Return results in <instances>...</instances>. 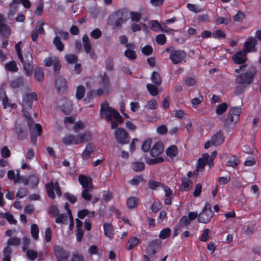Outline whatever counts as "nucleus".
<instances>
[{
    "instance_id": "nucleus-1",
    "label": "nucleus",
    "mask_w": 261,
    "mask_h": 261,
    "mask_svg": "<svg viewBox=\"0 0 261 261\" xmlns=\"http://www.w3.org/2000/svg\"><path fill=\"white\" fill-rule=\"evenodd\" d=\"M256 71L255 67L248 65H241L235 69L236 73H240L236 78V86L234 92L236 95L242 94L253 83Z\"/></svg>"
},
{
    "instance_id": "nucleus-2",
    "label": "nucleus",
    "mask_w": 261,
    "mask_h": 261,
    "mask_svg": "<svg viewBox=\"0 0 261 261\" xmlns=\"http://www.w3.org/2000/svg\"><path fill=\"white\" fill-rule=\"evenodd\" d=\"M37 100V95L34 92L27 93L22 98V112L24 116L28 118V124L31 133V142L34 145L36 144L37 136H40L42 133V126L39 123H34L30 117L29 113L27 111L32 108V101Z\"/></svg>"
},
{
    "instance_id": "nucleus-3",
    "label": "nucleus",
    "mask_w": 261,
    "mask_h": 261,
    "mask_svg": "<svg viewBox=\"0 0 261 261\" xmlns=\"http://www.w3.org/2000/svg\"><path fill=\"white\" fill-rule=\"evenodd\" d=\"M100 116L107 121H112L111 125L112 129L117 128L118 125L123 122L122 118L119 113L113 108L109 107L106 101L102 102L101 105Z\"/></svg>"
},
{
    "instance_id": "nucleus-4",
    "label": "nucleus",
    "mask_w": 261,
    "mask_h": 261,
    "mask_svg": "<svg viewBox=\"0 0 261 261\" xmlns=\"http://www.w3.org/2000/svg\"><path fill=\"white\" fill-rule=\"evenodd\" d=\"M21 42L19 41L15 45V49L16 50L19 59L23 64V68L25 71V74L30 76L32 74L33 69V65L32 63V57L29 52L24 53L23 56L21 54L20 44Z\"/></svg>"
},
{
    "instance_id": "nucleus-5",
    "label": "nucleus",
    "mask_w": 261,
    "mask_h": 261,
    "mask_svg": "<svg viewBox=\"0 0 261 261\" xmlns=\"http://www.w3.org/2000/svg\"><path fill=\"white\" fill-rule=\"evenodd\" d=\"M241 113V108L240 107H234L229 111L224 125V128L227 132H230L234 128L239 120Z\"/></svg>"
},
{
    "instance_id": "nucleus-6",
    "label": "nucleus",
    "mask_w": 261,
    "mask_h": 261,
    "mask_svg": "<svg viewBox=\"0 0 261 261\" xmlns=\"http://www.w3.org/2000/svg\"><path fill=\"white\" fill-rule=\"evenodd\" d=\"M91 139V137L89 133L73 135L68 134L65 135L62 139V142L66 145L71 144H81L85 142H88Z\"/></svg>"
},
{
    "instance_id": "nucleus-7",
    "label": "nucleus",
    "mask_w": 261,
    "mask_h": 261,
    "mask_svg": "<svg viewBox=\"0 0 261 261\" xmlns=\"http://www.w3.org/2000/svg\"><path fill=\"white\" fill-rule=\"evenodd\" d=\"M20 243L21 239L19 238L14 237L9 238L7 242V246L3 249V261H10L12 249L10 246H12L17 247L19 246Z\"/></svg>"
},
{
    "instance_id": "nucleus-8",
    "label": "nucleus",
    "mask_w": 261,
    "mask_h": 261,
    "mask_svg": "<svg viewBox=\"0 0 261 261\" xmlns=\"http://www.w3.org/2000/svg\"><path fill=\"white\" fill-rule=\"evenodd\" d=\"M213 217V213L211 210V205L206 203L202 211L199 214L198 221L202 223H208Z\"/></svg>"
},
{
    "instance_id": "nucleus-9",
    "label": "nucleus",
    "mask_w": 261,
    "mask_h": 261,
    "mask_svg": "<svg viewBox=\"0 0 261 261\" xmlns=\"http://www.w3.org/2000/svg\"><path fill=\"white\" fill-rule=\"evenodd\" d=\"M101 88L96 91L97 95L101 96L103 94L108 93L111 90L112 87L108 76L104 73L101 80Z\"/></svg>"
},
{
    "instance_id": "nucleus-10",
    "label": "nucleus",
    "mask_w": 261,
    "mask_h": 261,
    "mask_svg": "<svg viewBox=\"0 0 261 261\" xmlns=\"http://www.w3.org/2000/svg\"><path fill=\"white\" fill-rule=\"evenodd\" d=\"M57 106L65 114H69L72 109V103L68 99L62 98L57 101Z\"/></svg>"
},
{
    "instance_id": "nucleus-11",
    "label": "nucleus",
    "mask_w": 261,
    "mask_h": 261,
    "mask_svg": "<svg viewBox=\"0 0 261 261\" xmlns=\"http://www.w3.org/2000/svg\"><path fill=\"white\" fill-rule=\"evenodd\" d=\"M45 187L48 196L51 199H54L55 197L54 190L56 191L57 194L59 196L61 195L62 193L57 182L54 183L53 181H50L49 183L46 184Z\"/></svg>"
},
{
    "instance_id": "nucleus-12",
    "label": "nucleus",
    "mask_w": 261,
    "mask_h": 261,
    "mask_svg": "<svg viewBox=\"0 0 261 261\" xmlns=\"http://www.w3.org/2000/svg\"><path fill=\"white\" fill-rule=\"evenodd\" d=\"M257 43V40L255 37L252 36L249 37L244 42L243 49L246 53L254 52L256 50L255 46Z\"/></svg>"
},
{
    "instance_id": "nucleus-13",
    "label": "nucleus",
    "mask_w": 261,
    "mask_h": 261,
    "mask_svg": "<svg viewBox=\"0 0 261 261\" xmlns=\"http://www.w3.org/2000/svg\"><path fill=\"white\" fill-rule=\"evenodd\" d=\"M161 246V243L159 240H153L148 244L146 248V252L148 255L150 256L153 255L160 249Z\"/></svg>"
},
{
    "instance_id": "nucleus-14",
    "label": "nucleus",
    "mask_w": 261,
    "mask_h": 261,
    "mask_svg": "<svg viewBox=\"0 0 261 261\" xmlns=\"http://www.w3.org/2000/svg\"><path fill=\"white\" fill-rule=\"evenodd\" d=\"M186 56V53L181 50H173L170 53V59L175 64H178Z\"/></svg>"
},
{
    "instance_id": "nucleus-15",
    "label": "nucleus",
    "mask_w": 261,
    "mask_h": 261,
    "mask_svg": "<svg viewBox=\"0 0 261 261\" xmlns=\"http://www.w3.org/2000/svg\"><path fill=\"white\" fill-rule=\"evenodd\" d=\"M115 136L116 140L122 144L128 142L127 134L123 128H119L115 131Z\"/></svg>"
},
{
    "instance_id": "nucleus-16",
    "label": "nucleus",
    "mask_w": 261,
    "mask_h": 261,
    "mask_svg": "<svg viewBox=\"0 0 261 261\" xmlns=\"http://www.w3.org/2000/svg\"><path fill=\"white\" fill-rule=\"evenodd\" d=\"M55 253L58 260H66L69 255V252L62 247L56 245L54 247Z\"/></svg>"
},
{
    "instance_id": "nucleus-17",
    "label": "nucleus",
    "mask_w": 261,
    "mask_h": 261,
    "mask_svg": "<svg viewBox=\"0 0 261 261\" xmlns=\"http://www.w3.org/2000/svg\"><path fill=\"white\" fill-rule=\"evenodd\" d=\"M246 53L243 50L238 51L232 56L233 61L238 64H243L245 62L246 60Z\"/></svg>"
},
{
    "instance_id": "nucleus-18",
    "label": "nucleus",
    "mask_w": 261,
    "mask_h": 261,
    "mask_svg": "<svg viewBox=\"0 0 261 261\" xmlns=\"http://www.w3.org/2000/svg\"><path fill=\"white\" fill-rule=\"evenodd\" d=\"M224 140L223 134L221 131L217 132L211 139V144L214 146L221 145Z\"/></svg>"
},
{
    "instance_id": "nucleus-19",
    "label": "nucleus",
    "mask_w": 261,
    "mask_h": 261,
    "mask_svg": "<svg viewBox=\"0 0 261 261\" xmlns=\"http://www.w3.org/2000/svg\"><path fill=\"white\" fill-rule=\"evenodd\" d=\"M79 181L84 189H92V179L84 175H80L79 177Z\"/></svg>"
},
{
    "instance_id": "nucleus-20",
    "label": "nucleus",
    "mask_w": 261,
    "mask_h": 261,
    "mask_svg": "<svg viewBox=\"0 0 261 261\" xmlns=\"http://www.w3.org/2000/svg\"><path fill=\"white\" fill-rule=\"evenodd\" d=\"M194 175V173L191 171H189L187 173V176H184L181 178L182 186L185 190H188L192 186V181L190 178L192 177Z\"/></svg>"
},
{
    "instance_id": "nucleus-21",
    "label": "nucleus",
    "mask_w": 261,
    "mask_h": 261,
    "mask_svg": "<svg viewBox=\"0 0 261 261\" xmlns=\"http://www.w3.org/2000/svg\"><path fill=\"white\" fill-rule=\"evenodd\" d=\"M164 150V146L161 142L156 143L150 149V155L153 157L159 156Z\"/></svg>"
},
{
    "instance_id": "nucleus-22",
    "label": "nucleus",
    "mask_w": 261,
    "mask_h": 261,
    "mask_svg": "<svg viewBox=\"0 0 261 261\" xmlns=\"http://www.w3.org/2000/svg\"><path fill=\"white\" fill-rule=\"evenodd\" d=\"M1 99L2 100V104L4 109L8 107H10L11 108H14L16 107V105L15 103H10L9 102L6 93L2 89H0V100Z\"/></svg>"
},
{
    "instance_id": "nucleus-23",
    "label": "nucleus",
    "mask_w": 261,
    "mask_h": 261,
    "mask_svg": "<svg viewBox=\"0 0 261 261\" xmlns=\"http://www.w3.org/2000/svg\"><path fill=\"white\" fill-rule=\"evenodd\" d=\"M127 49L124 52L125 56L130 60H134L137 58V55L134 50L132 49L134 48V45L133 43L126 44L125 45Z\"/></svg>"
},
{
    "instance_id": "nucleus-24",
    "label": "nucleus",
    "mask_w": 261,
    "mask_h": 261,
    "mask_svg": "<svg viewBox=\"0 0 261 261\" xmlns=\"http://www.w3.org/2000/svg\"><path fill=\"white\" fill-rule=\"evenodd\" d=\"M56 88L59 92H64L67 88L65 80L62 77H58L56 81Z\"/></svg>"
},
{
    "instance_id": "nucleus-25",
    "label": "nucleus",
    "mask_w": 261,
    "mask_h": 261,
    "mask_svg": "<svg viewBox=\"0 0 261 261\" xmlns=\"http://www.w3.org/2000/svg\"><path fill=\"white\" fill-rule=\"evenodd\" d=\"M94 152V148L92 144H87L82 153V157L84 161L88 160Z\"/></svg>"
},
{
    "instance_id": "nucleus-26",
    "label": "nucleus",
    "mask_w": 261,
    "mask_h": 261,
    "mask_svg": "<svg viewBox=\"0 0 261 261\" xmlns=\"http://www.w3.org/2000/svg\"><path fill=\"white\" fill-rule=\"evenodd\" d=\"M208 159V154L205 153L202 155V157L198 160L197 165V171H201L203 170L204 166L206 164V162Z\"/></svg>"
},
{
    "instance_id": "nucleus-27",
    "label": "nucleus",
    "mask_w": 261,
    "mask_h": 261,
    "mask_svg": "<svg viewBox=\"0 0 261 261\" xmlns=\"http://www.w3.org/2000/svg\"><path fill=\"white\" fill-rule=\"evenodd\" d=\"M165 192L166 198L164 199V203L166 205H170L171 203L172 190L167 186H163L162 188Z\"/></svg>"
},
{
    "instance_id": "nucleus-28",
    "label": "nucleus",
    "mask_w": 261,
    "mask_h": 261,
    "mask_svg": "<svg viewBox=\"0 0 261 261\" xmlns=\"http://www.w3.org/2000/svg\"><path fill=\"white\" fill-rule=\"evenodd\" d=\"M22 182L25 185H29L32 188H34L38 185L39 179L36 176L33 175L30 176L27 179L23 180Z\"/></svg>"
},
{
    "instance_id": "nucleus-29",
    "label": "nucleus",
    "mask_w": 261,
    "mask_h": 261,
    "mask_svg": "<svg viewBox=\"0 0 261 261\" xmlns=\"http://www.w3.org/2000/svg\"><path fill=\"white\" fill-rule=\"evenodd\" d=\"M240 163V161L238 158L236 156L232 155L229 158L228 161L226 163V165L233 168H236Z\"/></svg>"
},
{
    "instance_id": "nucleus-30",
    "label": "nucleus",
    "mask_w": 261,
    "mask_h": 261,
    "mask_svg": "<svg viewBox=\"0 0 261 261\" xmlns=\"http://www.w3.org/2000/svg\"><path fill=\"white\" fill-rule=\"evenodd\" d=\"M103 227L105 236L108 238L112 237L114 231L113 226L110 223H105Z\"/></svg>"
},
{
    "instance_id": "nucleus-31",
    "label": "nucleus",
    "mask_w": 261,
    "mask_h": 261,
    "mask_svg": "<svg viewBox=\"0 0 261 261\" xmlns=\"http://www.w3.org/2000/svg\"><path fill=\"white\" fill-rule=\"evenodd\" d=\"M83 46L86 54H89L91 50V43L89 38L87 34L83 37Z\"/></svg>"
},
{
    "instance_id": "nucleus-32",
    "label": "nucleus",
    "mask_w": 261,
    "mask_h": 261,
    "mask_svg": "<svg viewBox=\"0 0 261 261\" xmlns=\"http://www.w3.org/2000/svg\"><path fill=\"white\" fill-rule=\"evenodd\" d=\"M139 243V240L135 237H133L128 241L126 248L127 250H130Z\"/></svg>"
},
{
    "instance_id": "nucleus-33",
    "label": "nucleus",
    "mask_w": 261,
    "mask_h": 261,
    "mask_svg": "<svg viewBox=\"0 0 261 261\" xmlns=\"http://www.w3.org/2000/svg\"><path fill=\"white\" fill-rule=\"evenodd\" d=\"M144 164L141 162H135L132 164V169L136 172H140L144 169Z\"/></svg>"
},
{
    "instance_id": "nucleus-34",
    "label": "nucleus",
    "mask_w": 261,
    "mask_h": 261,
    "mask_svg": "<svg viewBox=\"0 0 261 261\" xmlns=\"http://www.w3.org/2000/svg\"><path fill=\"white\" fill-rule=\"evenodd\" d=\"M39 229L36 224H33L31 227V233L32 238L37 240L39 238Z\"/></svg>"
},
{
    "instance_id": "nucleus-35",
    "label": "nucleus",
    "mask_w": 261,
    "mask_h": 261,
    "mask_svg": "<svg viewBox=\"0 0 261 261\" xmlns=\"http://www.w3.org/2000/svg\"><path fill=\"white\" fill-rule=\"evenodd\" d=\"M53 43L56 46L57 49L59 51H62L64 48L63 43L61 41L60 38L58 36H56L53 40Z\"/></svg>"
},
{
    "instance_id": "nucleus-36",
    "label": "nucleus",
    "mask_w": 261,
    "mask_h": 261,
    "mask_svg": "<svg viewBox=\"0 0 261 261\" xmlns=\"http://www.w3.org/2000/svg\"><path fill=\"white\" fill-rule=\"evenodd\" d=\"M163 185L156 181L154 180H150L148 181V187L151 189L154 190H159L160 189L162 188Z\"/></svg>"
},
{
    "instance_id": "nucleus-37",
    "label": "nucleus",
    "mask_w": 261,
    "mask_h": 261,
    "mask_svg": "<svg viewBox=\"0 0 261 261\" xmlns=\"http://www.w3.org/2000/svg\"><path fill=\"white\" fill-rule=\"evenodd\" d=\"M166 152L167 156L173 158L177 154V148L176 146L172 145L167 149Z\"/></svg>"
},
{
    "instance_id": "nucleus-38",
    "label": "nucleus",
    "mask_w": 261,
    "mask_h": 261,
    "mask_svg": "<svg viewBox=\"0 0 261 261\" xmlns=\"http://www.w3.org/2000/svg\"><path fill=\"white\" fill-rule=\"evenodd\" d=\"M0 34L4 36H8L11 34L10 28L6 24L0 25Z\"/></svg>"
},
{
    "instance_id": "nucleus-39",
    "label": "nucleus",
    "mask_w": 261,
    "mask_h": 261,
    "mask_svg": "<svg viewBox=\"0 0 261 261\" xmlns=\"http://www.w3.org/2000/svg\"><path fill=\"white\" fill-rule=\"evenodd\" d=\"M138 205V199L135 197H130L127 200V205L129 209L134 208Z\"/></svg>"
},
{
    "instance_id": "nucleus-40",
    "label": "nucleus",
    "mask_w": 261,
    "mask_h": 261,
    "mask_svg": "<svg viewBox=\"0 0 261 261\" xmlns=\"http://www.w3.org/2000/svg\"><path fill=\"white\" fill-rule=\"evenodd\" d=\"M5 69L7 71L15 72L17 70V64L15 61H11L5 64Z\"/></svg>"
},
{
    "instance_id": "nucleus-41",
    "label": "nucleus",
    "mask_w": 261,
    "mask_h": 261,
    "mask_svg": "<svg viewBox=\"0 0 261 261\" xmlns=\"http://www.w3.org/2000/svg\"><path fill=\"white\" fill-rule=\"evenodd\" d=\"M85 88L83 86H79L76 90V98L78 100H80L84 97L85 95Z\"/></svg>"
},
{
    "instance_id": "nucleus-42",
    "label": "nucleus",
    "mask_w": 261,
    "mask_h": 261,
    "mask_svg": "<svg viewBox=\"0 0 261 261\" xmlns=\"http://www.w3.org/2000/svg\"><path fill=\"white\" fill-rule=\"evenodd\" d=\"M149 28L153 31H160L162 25L159 23L157 20H152L149 23Z\"/></svg>"
},
{
    "instance_id": "nucleus-43",
    "label": "nucleus",
    "mask_w": 261,
    "mask_h": 261,
    "mask_svg": "<svg viewBox=\"0 0 261 261\" xmlns=\"http://www.w3.org/2000/svg\"><path fill=\"white\" fill-rule=\"evenodd\" d=\"M151 79L152 82L154 83L156 85H160L161 84L162 80L160 74L155 71L152 72Z\"/></svg>"
},
{
    "instance_id": "nucleus-44",
    "label": "nucleus",
    "mask_w": 261,
    "mask_h": 261,
    "mask_svg": "<svg viewBox=\"0 0 261 261\" xmlns=\"http://www.w3.org/2000/svg\"><path fill=\"white\" fill-rule=\"evenodd\" d=\"M35 77L36 80L38 81H42L44 80V73L42 69L38 67L35 70Z\"/></svg>"
},
{
    "instance_id": "nucleus-45",
    "label": "nucleus",
    "mask_w": 261,
    "mask_h": 261,
    "mask_svg": "<svg viewBox=\"0 0 261 261\" xmlns=\"http://www.w3.org/2000/svg\"><path fill=\"white\" fill-rule=\"evenodd\" d=\"M68 213L67 214L58 215L56 219L55 222L57 223L65 224L67 222Z\"/></svg>"
},
{
    "instance_id": "nucleus-46",
    "label": "nucleus",
    "mask_w": 261,
    "mask_h": 261,
    "mask_svg": "<svg viewBox=\"0 0 261 261\" xmlns=\"http://www.w3.org/2000/svg\"><path fill=\"white\" fill-rule=\"evenodd\" d=\"M147 89L149 93L152 96H155L158 94L159 90L158 88L151 84H148L146 85Z\"/></svg>"
},
{
    "instance_id": "nucleus-47",
    "label": "nucleus",
    "mask_w": 261,
    "mask_h": 261,
    "mask_svg": "<svg viewBox=\"0 0 261 261\" xmlns=\"http://www.w3.org/2000/svg\"><path fill=\"white\" fill-rule=\"evenodd\" d=\"M187 8L190 11L195 13H199L202 11V9L200 8L198 6L190 3L187 5Z\"/></svg>"
},
{
    "instance_id": "nucleus-48",
    "label": "nucleus",
    "mask_w": 261,
    "mask_h": 261,
    "mask_svg": "<svg viewBox=\"0 0 261 261\" xmlns=\"http://www.w3.org/2000/svg\"><path fill=\"white\" fill-rule=\"evenodd\" d=\"M8 177L9 179L12 180L15 183L19 181L20 179L19 175L18 173L15 174V172L13 170H10L8 172Z\"/></svg>"
},
{
    "instance_id": "nucleus-49",
    "label": "nucleus",
    "mask_w": 261,
    "mask_h": 261,
    "mask_svg": "<svg viewBox=\"0 0 261 261\" xmlns=\"http://www.w3.org/2000/svg\"><path fill=\"white\" fill-rule=\"evenodd\" d=\"M203 99V96L200 94L197 97L192 99L191 103L193 107L195 109L196 108L197 106L202 101Z\"/></svg>"
},
{
    "instance_id": "nucleus-50",
    "label": "nucleus",
    "mask_w": 261,
    "mask_h": 261,
    "mask_svg": "<svg viewBox=\"0 0 261 261\" xmlns=\"http://www.w3.org/2000/svg\"><path fill=\"white\" fill-rule=\"evenodd\" d=\"M30 244V239L29 236L23 237L22 239V248L23 251H25Z\"/></svg>"
},
{
    "instance_id": "nucleus-51",
    "label": "nucleus",
    "mask_w": 261,
    "mask_h": 261,
    "mask_svg": "<svg viewBox=\"0 0 261 261\" xmlns=\"http://www.w3.org/2000/svg\"><path fill=\"white\" fill-rule=\"evenodd\" d=\"M230 17L224 18L222 16H218L216 20V23L217 24H227L230 22Z\"/></svg>"
},
{
    "instance_id": "nucleus-52",
    "label": "nucleus",
    "mask_w": 261,
    "mask_h": 261,
    "mask_svg": "<svg viewBox=\"0 0 261 261\" xmlns=\"http://www.w3.org/2000/svg\"><path fill=\"white\" fill-rule=\"evenodd\" d=\"M227 109V105L226 103L223 102L217 106L216 109V113L218 115H221L224 113Z\"/></svg>"
},
{
    "instance_id": "nucleus-53",
    "label": "nucleus",
    "mask_w": 261,
    "mask_h": 261,
    "mask_svg": "<svg viewBox=\"0 0 261 261\" xmlns=\"http://www.w3.org/2000/svg\"><path fill=\"white\" fill-rule=\"evenodd\" d=\"M23 84V81L21 79H17L15 80L12 81L10 83V86L11 88L16 89L20 87Z\"/></svg>"
},
{
    "instance_id": "nucleus-54",
    "label": "nucleus",
    "mask_w": 261,
    "mask_h": 261,
    "mask_svg": "<svg viewBox=\"0 0 261 261\" xmlns=\"http://www.w3.org/2000/svg\"><path fill=\"white\" fill-rule=\"evenodd\" d=\"M66 61L70 64L76 63L77 61V57L72 54H68L65 56Z\"/></svg>"
},
{
    "instance_id": "nucleus-55",
    "label": "nucleus",
    "mask_w": 261,
    "mask_h": 261,
    "mask_svg": "<svg viewBox=\"0 0 261 261\" xmlns=\"http://www.w3.org/2000/svg\"><path fill=\"white\" fill-rule=\"evenodd\" d=\"M27 257L31 260H34L38 255L37 251L33 250H27L25 251Z\"/></svg>"
},
{
    "instance_id": "nucleus-56",
    "label": "nucleus",
    "mask_w": 261,
    "mask_h": 261,
    "mask_svg": "<svg viewBox=\"0 0 261 261\" xmlns=\"http://www.w3.org/2000/svg\"><path fill=\"white\" fill-rule=\"evenodd\" d=\"M151 144V140L148 139L146 140L142 144V149L144 152H147L150 149Z\"/></svg>"
},
{
    "instance_id": "nucleus-57",
    "label": "nucleus",
    "mask_w": 261,
    "mask_h": 261,
    "mask_svg": "<svg viewBox=\"0 0 261 261\" xmlns=\"http://www.w3.org/2000/svg\"><path fill=\"white\" fill-rule=\"evenodd\" d=\"M45 22L43 20H39L37 23L36 27L37 32L40 35H44L45 31L43 28Z\"/></svg>"
},
{
    "instance_id": "nucleus-58",
    "label": "nucleus",
    "mask_w": 261,
    "mask_h": 261,
    "mask_svg": "<svg viewBox=\"0 0 261 261\" xmlns=\"http://www.w3.org/2000/svg\"><path fill=\"white\" fill-rule=\"evenodd\" d=\"M213 37L215 39H223L225 37V33L221 30H217L212 34Z\"/></svg>"
},
{
    "instance_id": "nucleus-59",
    "label": "nucleus",
    "mask_w": 261,
    "mask_h": 261,
    "mask_svg": "<svg viewBox=\"0 0 261 261\" xmlns=\"http://www.w3.org/2000/svg\"><path fill=\"white\" fill-rule=\"evenodd\" d=\"M191 221L187 216L182 217L178 224V226H181L182 228L190 224Z\"/></svg>"
},
{
    "instance_id": "nucleus-60",
    "label": "nucleus",
    "mask_w": 261,
    "mask_h": 261,
    "mask_svg": "<svg viewBox=\"0 0 261 261\" xmlns=\"http://www.w3.org/2000/svg\"><path fill=\"white\" fill-rule=\"evenodd\" d=\"M170 233L171 230L169 228H165L161 231L159 237L162 239H166L170 236Z\"/></svg>"
},
{
    "instance_id": "nucleus-61",
    "label": "nucleus",
    "mask_w": 261,
    "mask_h": 261,
    "mask_svg": "<svg viewBox=\"0 0 261 261\" xmlns=\"http://www.w3.org/2000/svg\"><path fill=\"white\" fill-rule=\"evenodd\" d=\"M91 37L94 39H97L101 36V32L98 29H95L90 33Z\"/></svg>"
},
{
    "instance_id": "nucleus-62",
    "label": "nucleus",
    "mask_w": 261,
    "mask_h": 261,
    "mask_svg": "<svg viewBox=\"0 0 261 261\" xmlns=\"http://www.w3.org/2000/svg\"><path fill=\"white\" fill-rule=\"evenodd\" d=\"M142 180L143 177L142 176L136 175L129 181V183L132 185H138Z\"/></svg>"
},
{
    "instance_id": "nucleus-63",
    "label": "nucleus",
    "mask_w": 261,
    "mask_h": 261,
    "mask_svg": "<svg viewBox=\"0 0 261 261\" xmlns=\"http://www.w3.org/2000/svg\"><path fill=\"white\" fill-rule=\"evenodd\" d=\"M48 212L52 216L56 217L59 215V211L56 205H53L50 207Z\"/></svg>"
},
{
    "instance_id": "nucleus-64",
    "label": "nucleus",
    "mask_w": 261,
    "mask_h": 261,
    "mask_svg": "<svg viewBox=\"0 0 261 261\" xmlns=\"http://www.w3.org/2000/svg\"><path fill=\"white\" fill-rule=\"evenodd\" d=\"M70 261H85L83 256L79 253H75L72 255Z\"/></svg>"
}]
</instances>
